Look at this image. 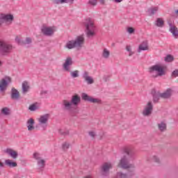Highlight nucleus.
<instances>
[{
	"label": "nucleus",
	"mask_w": 178,
	"mask_h": 178,
	"mask_svg": "<svg viewBox=\"0 0 178 178\" xmlns=\"http://www.w3.org/2000/svg\"><path fill=\"white\" fill-rule=\"evenodd\" d=\"M125 156H124L120 161L118 163V167L122 169H130L131 172L124 174L123 172H118L115 178H128L131 177L134 175V170L136 169V165L131 164L129 162L134 161L136 159V150L134 147H129L124 149Z\"/></svg>",
	"instance_id": "nucleus-1"
},
{
	"label": "nucleus",
	"mask_w": 178,
	"mask_h": 178,
	"mask_svg": "<svg viewBox=\"0 0 178 178\" xmlns=\"http://www.w3.org/2000/svg\"><path fill=\"white\" fill-rule=\"evenodd\" d=\"M81 102V97L79 95H74L71 97V100L64 99L62 101V106L63 111L70 112V113H77V106Z\"/></svg>",
	"instance_id": "nucleus-2"
},
{
	"label": "nucleus",
	"mask_w": 178,
	"mask_h": 178,
	"mask_svg": "<svg viewBox=\"0 0 178 178\" xmlns=\"http://www.w3.org/2000/svg\"><path fill=\"white\" fill-rule=\"evenodd\" d=\"M149 72L152 77H161V76H165L166 72H165V67L161 64L154 65L149 68Z\"/></svg>",
	"instance_id": "nucleus-3"
},
{
	"label": "nucleus",
	"mask_w": 178,
	"mask_h": 178,
	"mask_svg": "<svg viewBox=\"0 0 178 178\" xmlns=\"http://www.w3.org/2000/svg\"><path fill=\"white\" fill-rule=\"evenodd\" d=\"M85 26L86 33L88 38H92L95 35V26L91 19H87L83 22Z\"/></svg>",
	"instance_id": "nucleus-4"
},
{
	"label": "nucleus",
	"mask_w": 178,
	"mask_h": 178,
	"mask_svg": "<svg viewBox=\"0 0 178 178\" xmlns=\"http://www.w3.org/2000/svg\"><path fill=\"white\" fill-rule=\"evenodd\" d=\"M13 49V46L11 44L8 43L5 40H0V55H9Z\"/></svg>",
	"instance_id": "nucleus-5"
},
{
	"label": "nucleus",
	"mask_w": 178,
	"mask_h": 178,
	"mask_svg": "<svg viewBox=\"0 0 178 178\" xmlns=\"http://www.w3.org/2000/svg\"><path fill=\"white\" fill-rule=\"evenodd\" d=\"M12 83V79L9 76H6L0 80V94L1 95H5V92L9 87V83Z\"/></svg>",
	"instance_id": "nucleus-6"
},
{
	"label": "nucleus",
	"mask_w": 178,
	"mask_h": 178,
	"mask_svg": "<svg viewBox=\"0 0 178 178\" xmlns=\"http://www.w3.org/2000/svg\"><path fill=\"white\" fill-rule=\"evenodd\" d=\"M13 20H15V17L12 14H1L0 15V26L6 23L8 26L13 23Z\"/></svg>",
	"instance_id": "nucleus-7"
},
{
	"label": "nucleus",
	"mask_w": 178,
	"mask_h": 178,
	"mask_svg": "<svg viewBox=\"0 0 178 178\" xmlns=\"http://www.w3.org/2000/svg\"><path fill=\"white\" fill-rule=\"evenodd\" d=\"M33 158L36 161L38 169L42 170L45 168V159H42V156L38 152L33 153Z\"/></svg>",
	"instance_id": "nucleus-8"
},
{
	"label": "nucleus",
	"mask_w": 178,
	"mask_h": 178,
	"mask_svg": "<svg viewBox=\"0 0 178 178\" xmlns=\"http://www.w3.org/2000/svg\"><path fill=\"white\" fill-rule=\"evenodd\" d=\"M48 120H49V114L40 115L38 119L39 127H42V130H46L48 127Z\"/></svg>",
	"instance_id": "nucleus-9"
},
{
	"label": "nucleus",
	"mask_w": 178,
	"mask_h": 178,
	"mask_svg": "<svg viewBox=\"0 0 178 178\" xmlns=\"http://www.w3.org/2000/svg\"><path fill=\"white\" fill-rule=\"evenodd\" d=\"M40 30L42 34L45 35V37H52V35L55 34V29H54V27L51 26H47L45 25H43L41 27Z\"/></svg>",
	"instance_id": "nucleus-10"
},
{
	"label": "nucleus",
	"mask_w": 178,
	"mask_h": 178,
	"mask_svg": "<svg viewBox=\"0 0 178 178\" xmlns=\"http://www.w3.org/2000/svg\"><path fill=\"white\" fill-rule=\"evenodd\" d=\"M113 166L111 163H104L101 167V175L102 176H108L109 170L112 169Z\"/></svg>",
	"instance_id": "nucleus-11"
},
{
	"label": "nucleus",
	"mask_w": 178,
	"mask_h": 178,
	"mask_svg": "<svg viewBox=\"0 0 178 178\" xmlns=\"http://www.w3.org/2000/svg\"><path fill=\"white\" fill-rule=\"evenodd\" d=\"M82 99H83V101H88V102H91L92 104H102L101 99L88 96L86 93H82Z\"/></svg>",
	"instance_id": "nucleus-12"
},
{
	"label": "nucleus",
	"mask_w": 178,
	"mask_h": 178,
	"mask_svg": "<svg viewBox=\"0 0 178 178\" xmlns=\"http://www.w3.org/2000/svg\"><path fill=\"white\" fill-rule=\"evenodd\" d=\"M152 111H154V106L152 105V102H149L145 106L142 113L143 116H151Z\"/></svg>",
	"instance_id": "nucleus-13"
},
{
	"label": "nucleus",
	"mask_w": 178,
	"mask_h": 178,
	"mask_svg": "<svg viewBox=\"0 0 178 178\" xmlns=\"http://www.w3.org/2000/svg\"><path fill=\"white\" fill-rule=\"evenodd\" d=\"M73 65V58L68 56L66 58L65 63L63 64V69L64 72H70V66Z\"/></svg>",
	"instance_id": "nucleus-14"
},
{
	"label": "nucleus",
	"mask_w": 178,
	"mask_h": 178,
	"mask_svg": "<svg viewBox=\"0 0 178 178\" xmlns=\"http://www.w3.org/2000/svg\"><path fill=\"white\" fill-rule=\"evenodd\" d=\"M85 41H86V39L84 38V35H83L77 36L75 38V40H74L75 47H76V48H81V47L84 45Z\"/></svg>",
	"instance_id": "nucleus-15"
},
{
	"label": "nucleus",
	"mask_w": 178,
	"mask_h": 178,
	"mask_svg": "<svg viewBox=\"0 0 178 178\" xmlns=\"http://www.w3.org/2000/svg\"><path fill=\"white\" fill-rule=\"evenodd\" d=\"M168 24L170 27L169 31L170 33H171L173 35V37H175V38H178V29L177 27H176V26L173 25V23H172V22H168Z\"/></svg>",
	"instance_id": "nucleus-16"
},
{
	"label": "nucleus",
	"mask_w": 178,
	"mask_h": 178,
	"mask_svg": "<svg viewBox=\"0 0 178 178\" xmlns=\"http://www.w3.org/2000/svg\"><path fill=\"white\" fill-rule=\"evenodd\" d=\"M151 94L153 97V102L154 104H157V102H159V99L161 98V93L159 92V91H156L155 89H152Z\"/></svg>",
	"instance_id": "nucleus-17"
},
{
	"label": "nucleus",
	"mask_w": 178,
	"mask_h": 178,
	"mask_svg": "<svg viewBox=\"0 0 178 178\" xmlns=\"http://www.w3.org/2000/svg\"><path fill=\"white\" fill-rule=\"evenodd\" d=\"M82 78L84 79L87 84H94V79L90 76L88 72H84L82 74Z\"/></svg>",
	"instance_id": "nucleus-18"
},
{
	"label": "nucleus",
	"mask_w": 178,
	"mask_h": 178,
	"mask_svg": "<svg viewBox=\"0 0 178 178\" xmlns=\"http://www.w3.org/2000/svg\"><path fill=\"white\" fill-rule=\"evenodd\" d=\"M4 152L6 154H8V155L12 157L13 159H17V157L19 156V154H17V152L13 150L11 148H7L6 150H4Z\"/></svg>",
	"instance_id": "nucleus-19"
},
{
	"label": "nucleus",
	"mask_w": 178,
	"mask_h": 178,
	"mask_svg": "<svg viewBox=\"0 0 178 178\" xmlns=\"http://www.w3.org/2000/svg\"><path fill=\"white\" fill-rule=\"evenodd\" d=\"M172 94L173 90L171 88H168L165 91L161 93V98H163V99H169V98L172 97Z\"/></svg>",
	"instance_id": "nucleus-20"
},
{
	"label": "nucleus",
	"mask_w": 178,
	"mask_h": 178,
	"mask_svg": "<svg viewBox=\"0 0 178 178\" xmlns=\"http://www.w3.org/2000/svg\"><path fill=\"white\" fill-rule=\"evenodd\" d=\"M10 98L11 99H15V101L19 100L20 99V94L19 93V90L15 88H13L11 89Z\"/></svg>",
	"instance_id": "nucleus-21"
},
{
	"label": "nucleus",
	"mask_w": 178,
	"mask_h": 178,
	"mask_svg": "<svg viewBox=\"0 0 178 178\" xmlns=\"http://www.w3.org/2000/svg\"><path fill=\"white\" fill-rule=\"evenodd\" d=\"M34 124H35V121H34V119L30 118L27 120L26 127L28 129V131H33V130L35 129Z\"/></svg>",
	"instance_id": "nucleus-22"
},
{
	"label": "nucleus",
	"mask_w": 178,
	"mask_h": 178,
	"mask_svg": "<svg viewBox=\"0 0 178 178\" xmlns=\"http://www.w3.org/2000/svg\"><path fill=\"white\" fill-rule=\"evenodd\" d=\"M149 48L148 47V42H143L138 47V52H141V51H148Z\"/></svg>",
	"instance_id": "nucleus-23"
},
{
	"label": "nucleus",
	"mask_w": 178,
	"mask_h": 178,
	"mask_svg": "<svg viewBox=\"0 0 178 178\" xmlns=\"http://www.w3.org/2000/svg\"><path fill=\"white\" fill-rule=\"evenodd\" d=\"M22 94L26 95L29 92V90H30V85H29V82L24 81L22 85Z\"/></svg>",
	"instance_id": "nucleus-24"
},
{
	"label": "nucleus",
	"mask_w": 178,
	"mask_h": 178,
	"mask_svg": "<svg viewBox=\"0 0 178 178\" xmlns=\"http://www.w3.org/2000/svg\"><path fill=\"white\" fill-rule=\"evenodd\" d=\"M5 165L8 168H17V163L10 159L5 160Z\"/></svg>",
	"instance_id": "nucleus-25"
},
{
	"label": "nucleus",
	"mask_w": 178,
	"mask_h": 178,
	"mask_svg": "<svg viewBox=\"0 0 178 178\" xmlns=\"http://www.w3.org/2000/svg\"><path fill=\"white\" fill-rule=\"evenodd\" d=\"M158 10H159V7H151L147 10L149 16H154V15H156Z\"/></svg>",
	"instance_id": "nucleus-26"
},
{
	"label": "nucleus",
	"mask_w": 178,
	"mask_h": 178,
	"mask_svg": "<svg viewBox=\"0 0 178 178\" xmlns=\"http://www.w3.org/2000/svg\"><path fill=\"white\" fill-rule=\"evenodd\" d=\"M155 26L156 27H163L165 25V21H163V18H157L154 22Z\"/></svg>",
	"instance_id": "nucleus-27"
},
{
	"label": "nucleus",
	"mask_w": 178,
	"mask_h": 178,
	"mask_svg": "<svg viewBox=\"0 0 178 178\" xmlns=\"http://www.w3.org/2000/svg\"><path fill=\"white\" fill-rule=\"evenodd\" d=\"M65 47L67 49H73V48H77L76 46L74 44V40H70L66 43Z\"/></svg>",
	"instance_id": "nucleus-28"
},
{
	"label": "nucleus",
	"mask_w": 178,
	"mask_h": 178,
	"mask_svg": "<svg viewBox=\"0 0 178 178\" xmlns=\"http://www.w3.org/2000/svg\"><path fill=\"white\" fill-rule=\"evenodd\" d=\"M102 58L104 59H108L109 56H111V51L108 50V49L104 48L102 54Z\"/></svg>",
	"instance_id": "nucleus-29"
},
{
	"label": "nucleus",
	"mask_w": 178,
	"mask_h": 178,
	"mask_svg": "<svg viewBox=\"0 0 178 178\" xmlns=\"http://www.w3.org/2000/svg\"><path fill=\"white\" fill-rule=\"evenodd\" d=\"M158 129L160 131H166V123L161 122L157 124Z\"/></svg>",
	"instance_id": "nucleus-30"
},
{
	"label": "nucleus",
	"mask_w": 178,
	"mask_h": 178,
	"mask_svg": "<svg viewBox=\"0 0 178 178\" xmlns=\"http://www.w3.org/2000/svg\"><path fill=\"white\" fill-rule=\"evenodd\" d=\"M67 72L70 74V76L72 79H77V77L79 76V73H80L79 70L72 71L71 70L70 72Z\"/></svg>",
	"instance_id": "nucleus-31"
},
{
	"label": "nucleus",
	"mask_w": 178,
	"mask_h": 178,
	"mask_svg": "<svg viewBox=\"0 0 178 178\" xmlns=\"http://www.w3.org/2000/svg\"><path fill=\"white\" fill-rule=\"evenodd\" d=\"M1 113L5 116H8V115H10V109L8 107H4L1 109Z\"/></svg>",
	"instance_id": "nucleus-32"
},
{
	"label": "nucleus",
	"mask_w": 178,
	"mask_h": 178,
	"mask_svg": "<svg viewBox=\"0 0 178 178\" xmlns=\"http://www.w3.org/2000/svg\"><path fill=\"white\" fill-rule=\"evenodd\" d=\"M33 39L30 37H27L23 40L22 45H31Z\"/></svg>",
	"instance_id": "nucleus-33"
},
{
	"label": "nucleus",
	"mask_w": 178,
	"mask_h": 178,
	"mask_svg": "<svg viewBox=\"0 0 178 178\" xmlns=\"http://www.w3.org/2000/svg\"><path fill=\"white\" fill-rule=\"evenodd\" d=\"M67 0H52L54 5H60V3H67Z\"/></svg>",
	"instance_id": "nucleus-34"
},
{
	"label": "nucleus",
	"mask_w": 178,
	"mask_h": 178,
	"mask_svg": "<svg viewBox=\"0 0 178 178\" xmlns=\"http://www.w3.org/2000/svg\"><path fill=\"white\" fill-rule=\"evenodd\" d=\"M152 161L153 162H155L156 163H161V159L159 158V156H158V155H153L152 156Z\"/></svg>",
	"instance_id": "nucleus-35"
},
{
	"label": "nucleus",
	"mask_w": 178,
	"mask_h": 178,
	"mask_svg": "<svg viewBox=\"0 0 178 178\" xmlns=\"http://www.w3.org/2000/svg\"><path fill=\"white\" fill-rule=\"evenodd\" d=\"M126 51H127V52H129V56H133V55H134V51H131V46L127 45Z\"/></svg>",
	"instance_id": "nucleus-36"
},
{
	"label": "nucleus",
	"mask_w": 178,
	"mask_h": 178,
	"mask_svg": "<svg viewBox=\"0 0 178 178\" xmlns=\"http://www.w3.org/2000/svg\"><path fill=\"white\" fill-rule=\"evenodd\" d=\"M175 60V58H173V56L168 54L166 57H165L164 60L165 62H173Z\"/></svg>",
	"instance_id": "nucleus-37"
},
{
	"label": "nucleus",
	"mask_w": 178,
	"mask_h": 178,
	"mask_svg": "<svg viewBox=\"0 0 178 178\" xmlns=\"http://www.w3.org/2000/svg\"><path fill=\"white\" fill-rule=\"evenodd\" d=\"M58 133L61 136H67V134H69V131H67L65 129H58Z\"/></svg>",
	"instance_id": "nucleus-38"
},
{
	"label": "nucleus",
	"mask_w": 178,
	"mask_h": 178,
	"mask_svg": "<svg viewBox=\"0 0 178 178\" xmlns=\"http://www.w3.org/2000/svg\"><path fill=\"white\" fill-rule=\"evenodd\" d=\"M62 147L63 151H67V149H69V147H70V144L67 142H65L64 143H63Z\"/></svg>",
	"instance_id": "nucleus-39"
},
{
	"label": "nucleus",
	"mask_w": 178,
	"mask_h": 178,
	"mask_svg": "<svg viewBox=\"0 0 178 178\" xmlns=\"http://www.w3.org/2000/svg\"><path fill=\"white\" fill-rule=\"evenodd\" d=\"M29 109L31 112H34V111H37L38 109V107H37V105L35 104H31V106H29Z\"/></svg>",
	"instance_id": "nucleus-40"
},
{
	"label": "nucleus",
	"mask_w": 178,
	"mask_h": 178,
	"mask_svg": "<svg viewBox=\"0 0 178 178\" xmlns=\"http://www.w3.org/2000/svg\"><path fill=\"white\" fill-rule=\"evenodd\" d=\"M171 76H172V77H175V78L178 77V69L175 70L172 72Z\"/></svg>",
	"instance_id": "nucleus-41"
},
{
	"label": "nucleus",
	"mask_w": 178,
	"mask_h": 178,
	"mask_svg": "<svg viewBox=\"0 0 178 178\" xmlns=\"http://www.w3.org/2000/svg\"><path fill=\"white\" fill-rule=\"evenodd\" d=\"M15 42L19 44V45H23V40H22L19 37L15 38Z\"/></svg>",
	"instance_id": "nucleus-42"
},
{
	"label": "nucleus",
	"mask_w": 178,
	"mask_h": 178,
	"mask_svg": "<svg viewBox=\"0 0 178 178\" xmlns=\"http://www.w3.org/2000/svg\"><path fill=\"white\" fill-rule=\"evenodd\" d=\"M127 31L129 34H133L135 31L133 27H128Z\"/></svg>",
	"instance_id": "nucleus-43"
},
{
	"label": "nucleus",
	"mask_w": 178,
	"mask_h": 178,
	"mask_svg": "<svg viewBox=\"0 0 178 178\" xmlns=\"http://www.w3.org/2000/svg\"><path fill=\"white\" fill-rule=\"evenodd\" d=\"M89 3L90 5H92L93 6H95V5H97V0H90Z\"/></svg>",
	"instance_id": "nucleus-44"
},
{
	"label": "nucleus",
	"mask_w": 178,
	"mask_h": 178,
	"mask_svg": "<svg viewBox=\"0 0 178 178\" xmlns=\"http://www.w3.org/2000/svg\"><path fill=\"white\" fill-rule=\"evenodd\" d=\"M47 94H48V91L47 90H42L40 92V95H47Z\"/></svg>",
	"instance_id": "nucleus-45"
},
{
	"label": "nucleus",
	"mask_w": 178,
	"mask_h": 178,
	"mask_svg": "<svg viewBox=\"0 0 178 178\" xmlns=\"http://www.w3.org/2000/svg\"><path fill=\"white\" fill-rule=\"evenodd\" d=\"M89 136L90 137H92V138H94V137H95V132H92V131L89 132Z\"/></svg>",
	"instance_id": "nucleus-46"
},
{
	"label": "nucleus",
	"mask_w": 178,
	"mask_h": 178,
	"mask_svg": "<svg viewBox=\"0 0 178 178\" xmlns=\"http://www.w3.org/2000/svg\"><path fill=\"white\" fill-rule=\"evenodd\" d=\"M103 79L105 81H108V80H109V76H104L103 77Z\"/></svg>",
	"instance_id": "nucleus-47"
},
{
	"label": "nucleus",
	"mask_w": 178,
	"mask_h": 178,
	"mask_svg": "<svg viewBox=\"0 0 178 178\" xmlns=\"http://www.w3.org/2000/svg\"><path fill=\"white\" fill-rule=\"evenodd\" d=\"M0 168H5V164L0 161Z\"/></svg>",
	"instance_id": "nucleus-48"
},
{
	"label": "nucleus",
	"mask_w": 178,
	"mask_h": 178,
	"mask_svg": "<svg viewBox=\"0 0 178 178\" xmlns=\"http://www.w3.org/2000/svg\"><path fill=\"white\" fill-rule=\"evenodd\" d=\"M114 1H115L116 3H120V2H123V0H114Z\"/></svg>",
	"instance_id": "nucleus-49"
},
{
	"label": "nucleus",
	"mask_w": 178,
	"mask_h": 178,
	"mask_svg": "<svg viewBox=\"0 0 178 178\" xmlns=\"http://www.w3.org/2000/svg\"><path fill=\"white\" fill-rule=\"evenodd\" d=\"M68 2H70L71 3H73L74 2V0H67Z\"/></svg>",
	"instance_id": "nucleus-50"
},
{
	"label": "nucleus",
	"mask_w": 178,
	"mask_h": 178,
	"mask_svg": "<svg viewBox=\"0 0 178 178\" xmlns=\"http://www.w3.org/2000/svg\"><path fill=\"white\" fill-rule=\"evenodd\" d=\"M3 63H2V61L0 60V67L1 66H2Z\"/></svg>",
	"instance_id": "nucleus-51"
}]
</instances>
